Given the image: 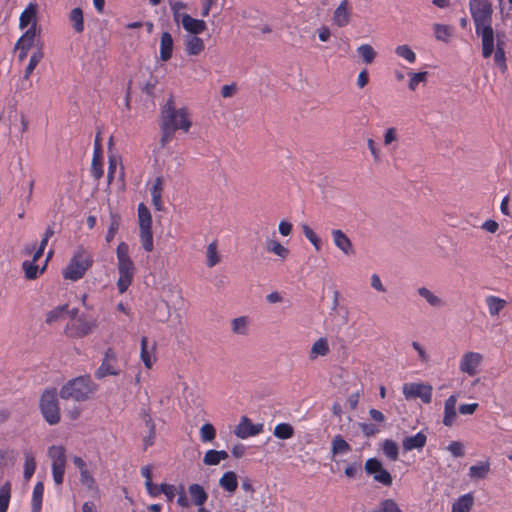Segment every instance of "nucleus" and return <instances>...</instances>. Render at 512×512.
<instances>
[{
  "label": "nucleus",
  "mask_w": 512,
  "mask_h": 512,
  "mask_svg": "<svg viewBox=\"0 0 512 512\" xmlns=\"http://www.w3.org/2000/svg\"><path fill=\"white\" fill-rule=\"evenodd\" d=\"M273 434L278 439L287 440L293 437L294 428L289 423H279L275 426Z\"/></svg>",
  "instance_id": "e433bc0d"
},
{
  "label": "nucleus",
  "mask_w": 512,
  "mask_h": 512,
  "mask_svg": "<svg viewBox=\"0 0 512 512\" xmlns=\"http://www.w3.org/2000/svg\"><path fill=\"white\" fill-rule=\"evenodd\" d=\"M40 410L44 419L50 425H55L60 421V408L55 389L46 390L42 394L40 399Z\"/></svg>",
  "instance_id": "0eeeda50"
},
{
  "label": "nucleus",
  "mask_w": 512,
  "mask_h": 512,
  "mask_svg": "<svg viewBox=\"0 0 512 512\" xmlns=\"http://www.w3.org/2000/svg\"><path fill=\"white\" fill-rule=\"evenodd\" d=\"M302 231L305 237L310 241V243L315 247L317 251L321 249V240L315 234V232L306 224L302 226Z\"/></svg>",
  "instance_id": "6e6d98bb"
},
{
  "label": "nucleus",
  "mask_w": 512,
  "mask_h": 512,
  "mask_svg": "<svg viewBox=\"0 0 512 512\" xmlns=\"http://www.w3.org/2000/svg\"><path fill=\"white\" fill-rule=\"evenodd\" d=\"M44 495V484L39 481L35 484L31 499V512H41Z\"/></svg>",
  "instance_id": "c756f323"
},
{
  "label": "nucleus",
  "mask_w": 512,
  "mask_h": 512,
  "mask_svg": "<svg viewBox=\"0 0 512 512\" xmlns=\"http://www.w3.org/2000/svg\"><path fill=\"white\" fill-rule=\"evenodd\" d=\"M485 302L488 307L489 314L492 317L499 315V313L507 305V301L505 299H502L494 295L487 296L485 298Z\"/></svg>",
  "instance_id": "c85d7f7f"
},
{
  "label": "nucleus",
  "mask_w": 512,
  "mask_h": 512,
  "mask_svg": "<svg viewBox=\"0 0 512 512\" xmlns=\"http://www.w3.org/2000/svg\"><path fill=\"white\" fill-rule=\"evenodd\" d=\"M161 493H163L169 502L173 501L176 495V487L172 484H161Z\"/></svg>",
  "instance_id": "0e129e2a"
},
{
  "label": "nucleus",
  "mask_w": 512,
  "mask_h": 512,
  "mask_svg": "<svg viewBox=\"0 0 512 512\" xmlns=\"http://www.w3.org/2000/svg\"><path fill=\"white\" fill-rule=\"evenodd\" d=\"M171 116L172 125L176 127V130H183L188 132L192 123L189 118V114L186 108L176 109L174 106V100L170 97L161 112V123L167 121V117Z\"/></svg>",
  "instance_id": "39448f33"
},
{
  "label": "nucleus",
  "mask_w": 512,
  "mask_h": 512,
  "mask_svg": "<svg viewBox=\"0 0 512 512\" xmlns=\"http://www.w3.org/2000/svg\"><path fill=\"white\" fill-rule=\"evenodd\" d=\"M36 25V7L29 4L20 15L19 26L21 29H25L28 26L36 28Z\"/></svg>",
  "instance_id": "a878e982"
},
{
  "label": "nucleus",
  "mask_w": 512,
  "mask_h": 512,
  "mask_svg": "<svg viewBox=\"0 0 512 512\" xmlns=\"http://www.w3.org/2000/svg\"><path fill=\"white\" fill-rule=\"evenodd\" d=\"M94 263L93 255L84 247H78L69 263L62 272L63 278L71 281H78L84 277L86 272Z\"/></svg>",
  "instance_id": "7ed1b4c3"
},
{
  "label": "nucleus",
  "mask_w": 512,
  "mask_h": 512,
  "mask_svg": "<svg viewBox=\"0 0 512 512\" xmlns=\"http://www.w3.org/2000/svg\"><path fill=\"white\" fill-rule=\"evenodd\" d=\"M95 390L96 385L92 382L91 377L89 375H84L68 381L61 388L59 395L62 399L85 401Z\"/></svg>",
  "instance_id": "20e7f679"
},
{
  "label": "nucleus",
  "mask_w": 512,
  "mask_h": 512,
  "mask_svg": "<svg viewBox=\"0 0 512 512\" xmlns=\"http://www.w3.org/2000/svg\"><path fill=\"white\" fill-rule=\"evenodd\" d=\"M144 422H145L146 427L149 430L148 435L146 437H144V448L147 449L149 446L153 445L155 437H156V432H155V424H154L152 418L150 417V415L146 414L144 416Z\"/></svg>",
  "instance_id": "79ce46f5"
},
{
  "label": "nucleus",
  "mask_w": 512,
  "mask_h": 512,
  "mask_svg": "<svg viewBox=\"0 0 512 512\" xmlns=\"http://www.w3.org/2000/svg\"><path fill=\"white\" fill-rule=\"evenodd\" d=\"M433 388L430 384L410 382L403 384L402 393L406 400L419 398L424 404H430L432 401Z\"/></svg>",
  "instance_id": "6e6552de"
},
{
  "label": "nucleus",
  "mask_w": 512,
  "mask_h": 512,
  "mask_svg": "<svg viewBox=\"0 0 512 512\" xmlns=\"http://www.w3.org/2000/svg\"><path fill=\"white\" fill-rule=\"evenodd\" d=\"M382 451L384 455L391 461H396L399 455L398 445L391 439L384 440L382 444Z\"/></svg>",
  "instance_id": "58836bf2"
},
{
  "label": "nucleus",
  "mask_w": 512,
  "mask_h": 512,
  "mask_svg": "<svg viewBox=\"0 0 512 512\" xmlns=\"http://www.w3.org/2000/svg\"><path fill=\"white\" fill-rule=\"evenodd\" d=\"M167 118V121L165 123H161L160 125L162 132L160 142L162 146H165L172 140L174 133L176 131V127L172 125L171 116H168Z\"/></svg>",
  "instance_id": "c9c22d12"
},
{
  "label": "nucleus",
  "mask_w": 512,
  "mask_h": 512,
  "mask_svg": "<svg viewBox=\"0 0 512 512\" xmlns=\"http://www.w3.org/2000/svg\"><path fill=\"white\" fill-rule=\"evenodd\" d=\"M373 512H403L393 499L382 500Z\"/></svg>",
  "instance_id": "49530a36"
},
{
  "label": "nucleus",
  "mask_w": 512,
  "mask_h": 512,
  "mask_svg": "<svg viewBox=\"0 0 512 512\" xmlns=\"http://www.w3.org/2000/svg\"><path fill=\"white\" fill-rule=\"evenodd\" d=\"M417 294L423 298L430 307L434 309H441L446 305V302L440 296L436 295L433 291L425 286L419 287L417 289Z\"/></svg>",
  "instance_id": "6ab92c4d"
},
{
  "label": "nucleus",
  "mask_w": 512,
  "mask_h": 512,
  "mask_svg": "<svg viewBox=\"0 0 512 512\" xmlns=\"http://www.w3.org/2000/svg\"><path fill=\"white\" fill-rule=\"evenodd\" d=\"M80 481L83 485L87 486L88 488H92L95 485V479L88 471V469H85L80 472Z\"/></svg>",
  "instance_id": "69168bd1"
},
{
  "label": "nucleus",
  "mask_w": 512,
  "mask_h": 512,
  "mask_svg": "<svg viewBox=\"0 0 512 512\" xmlns=\"http://www.w3.org/2000/svg\"><path fill=\"white\" fill-rule=\"evenodd\" d=\"M352 9L349 7L348 0H342L333 12L332 23L336 27H346L351 20Z\"/></svg>",
  "instance_id": "4468645a"
},
{
  "label": "nucleus",
  "mask_w": 512,
  "mask_h": 512,
  "mask_svg": "<svg viewBox=\"0 0 512 512\" xmlns=\"http://www.w3.org/2000/svg\"><path fill=\"white\" fill-rule=\"evenodd\" d=\"M203 462L205 465H208V466L218 465L220 462L216 455V450H213V449L208 450L204 455Z\"/></svg>",
  "instance_id": "338daca9"
},
{
  "label": "nucleus",
  "mask_w": 512,
  "mask_h": 512,
  "mask_svg": "<svg viewBox=\"0 0 512 512\" xmlns=\"http://www.w3.org/2000/svg\"><path fill=\"white\" fill-rule=\"evenodd\" d=\"M365 470L368 474L373 475L376 482L384 486H391L393 479L389 471L383 468L382 463L377 458H370L365 463Z\"/></svg>",
  "instance_id": "9b49d317"
},
{
  "label": "nucleus",
  "mask_w": 512,
  "mask_h": 512,
  "mask_svg": "<svg viewBox=\"0 0 512 512\" xmlns=\"http://www.w3.org/2000/svg\"><path fill=\"white\" fill-rule=\"evenodd\" d=\"M96 327V321L84 315L75 318L66 326V333L72 338H82L90 334Z\"/></svg>",
  "instance_id": "1a4fd4ad"
},
{
  "label": "nucleus",
  "mask_w": 512,
  "mask_h": 512,
  "mask_svg": "<svg viewBox=\"0 0 512 512\" xmlns=\"http://www.w3.org/2000/svg\"><path fill=\"white\" fill-rule=\"evenodd\" d=\"M117 268L119 278L117 281L118 291L122 294L125 293L131 285L136 268L134 262L129 256V245L125 242H120L116 249Z\"/></svg>",
  "instance_id": "f03ea898"
},
{
  "label": "nucleus",
  "mask_w": 512,
  "mask_h": 512,
  "mask_svg": "<svg viewBox=\"0 0 512 512\" xmlns=\"http://www.w3.org/2000/svg\"><path fill=\"white\" fill-rule=\"evenodd\" d=\"M433 29L437 40L447 42L449 37L451 36L450 27L447 25L434 24Z\"/></svg>",
  "instance_id": "864d4df0"
},
{
  "label": "nucleus",
  "mask_w": 512,
  "mask_h": 512,
  "mask_svg": "<svg viewBox=\"0 0 512 512\" xmlns=\"http://www.w3.org/2000/svg\"><path fill=\"white\" fill-rule=\"evenodd\" d=\"M332 239L334 245L344 254V255H352L354 254V249L351 240L348 236L340 229H333L331 231Z\"/></svg>",
  "instance_id": "dca6fc26"
},
{
  "label": "nucleus",
  "mask_w": 512,
  "mask_h": 512,
  "mask_svg": "<svg viewBox=\"0 0 512 512\" xmlns=\"http://www.w3.org/2000/svg\"><path fill=\"white\" fill-rule=\"evenodd\" d=\"M22 268L25 272V277L27 279L33 280L38 277L39 274V267L36 265V262L34 261H24L22 263Z\"/></svg>",
  "instance_id": "5fc2aeb1"
},
{
  "label": "nucleus",
  "mask_w": 512,
  "mask_h": 512,
  "mask_svg": "<svg viewBox=\"0 0 512 512\" xmlns=\"http://www.w3.org/2000/svg\"><path fill=\"white\" fill-rule=\"evenodd\" d=\"M231 330L237 335H247L249 331V319L246 316L234 318L231 321Z\"/></svg>",
  "instance_id": "f704fd0d"
},
{
  "label": "nucleus",
  "mask_w": 512,
  "mask_h": 512,
  "mask_svg": "<svg viewBox=\"0 0 512 512\" xmlns=\"http://www.w3.org/2000/svg\"><path fill=\"white\" fill-rule=\"evenodd\" d=\"M169 4L173 13L174 21L179 23L182 19V15L184 14L181 13V10L186 8V4L181 1H170Z\"/></svg>",
  "instance_id": "bf43d9fd"
},
{
  "label": "nucleus",
  "mask_w": 512,
  "mask_h": 512,
  "mask_svg": "<svg viewBox=\"0 0 512 512\" xmlns=\"http://www.w3.org/2000/svg\"><path fill=\"white\" fill-rule=\"evenodd\" d=\"M69 19L72 22L75 32L82 33L84 30L83 11L81 8L76 7L71 10Z\"/></svg>",
  "instance_id": "4c0bfd02"
},
{
  "label": "nucleus",
  "mask_w": 512,
  "mask_h": 512,
  "mask_svg": "<svg viewBox=\"0 0 512 512\" xmlns=\"http://www.w3.org/2000/svg\"><path fill=\"white\" fill-rule=\"evenodd\" d=\"M36 470V462L35 458L32 454L26 453L25 454V462H24V479L26 481H29L31 477L33 476L34 472Z\"/></svg>",
  "instance_id": "de8ad7c7"
},
{
  "label": "nucleus",
  "mask_w": 512,
  "mask_h": 512,
  "mask_svg": "<svg viewBox=\"0 0 512 512\" xmlns=\"http://www.w3.org/2000/svg\"><path fill=\"white\" fill-rule=\"evenodd\" d=\"M351 451L350 444L341 436L336 435L331 442V452L333 456L346 454Z\"/></svg>",
  "instance_id": "2f4dec72"
},
{
  "label": "nucleus",
  "mask_w": 512,
  "mask_h": 512,
  "mask_svg": "<svg viewBox=\"0 0 512 512\" xmlns=\"http://www.w3.org/2000/svg\"><path fill=\"white\" fill-rule=\"evenodd\" d=\"M266 250L282 259H286L289 255V250L276 239L268 238L266 240Z\"/></svg>",
  "instance_id": "72a5a7b5"
},
{
  "label": "nucleus",
  "mask_w": 512,
  "mask_h": 512,
  "mask_svg": "<svg viewBox=\"0 0 512 512\" xmlns=\"http://www.w3.org/2000/svg\"><path fill=\"white\" fill-rule=\"evenodd\" d=\"M188 493L191 501L196 506H203L208 499V493L200 484L197 483L189 485Z\"/></svg>",
  "instance_id": "b1692460"
},
{
  "label": "nucleus",
  "mask_w": 512,
  "mask_h": 512,
  "mask_svg": "<svg viewBox=\"0 0 512 512\" xmlns=\"http://www.w3.org/2000/svg\"><path fill=\"white\" fill-rule=\"evenodd\" d=\"M179 23L182 24L183 28L187 32L193 34L194 36L206 30V22L204 20L192 18L188 14H183Z\"/></svg>",
  "instance_id": "f3484780"
},
{
  "label": "nucleus",
  "mask_w": 512,
  "mask_h": 512,
  "mask_svg": "<svg viewBox=\"0 0 512 512\" xmlns=\"http://www.w3.org/2000/svg\"><path fill=\"white\" fill-rule=\"evenodd\" d=\"M216 436V430L210 423L202 425L200 429V437L202 442H211Z\"/></svg>",
  "instance_id": "4d7b16f0"
},
{
  "label": "nucleus",
  "mask_w": 512,
  "mask_h": 512,
  "mask_svg": "<svg viewBox=\"0 0 512 512\" xmlns=\"http://www.w3.org/2000/svg\"><path fill=\"white\" fill-rule=\"evenodd\" d=\"M48 457L51 459L53 481L57 486L63 484L67 464L66 449L62 445H53L48 448Z\"/></svg>",
  "instance_id": "423d86ee"
},
{
  "label": "nucleus",
  "mask_w": 512,
  "mask_h": 512,
  "mask_svg": "<svg viewBox=\"0 0 512 512\" xmlns=\"http://www.w3.org/2000/svg\"><path fill=\"white\" fill-rule=\"evenodd\" d=\"M220 261L218 252H217V243L214 241L210 243L207 247V266L214 267Z\"/></svg>",
  "instance_id": "3c124183"
},
{
  "label": "nucleus",
  "mask_w": 512,
  "mask_h": 512,
  "mask_svg": "<svg viewBox=\"0 0 512 512\" xmlns=\"http://www.w3.org/2000/svg\"><path fill=\"white\" fill-rule=\"evenodd\" d=\"M494 63L501 71V73H506L508 70L507 58L504 49V42L500 39V34H494Z\"/></svg>",
  "instance_id": "2eb2a0df"
},
{
  "label": "nucleus",
  "mask_w": 512,
  "mask_h": 512,
  "mask_svg": "<svg viewBox=\"0 0 512 512\" xmlns=\"http://www.w3.org/2000/svg\"><path fill=\"white\" fill-rule=\"evenodd\" d=\"M66 308H67V306L64 305V306L56 307L53 310L49 311L46 315V322L49 324L56 322L62 316V314Z\"/></svg>",
  "instance_id": "680f3d73"
},
{
  "label": "nucleus",
  "mask_w": 512,
  "mask_h": 512,
  "mask_svg": "<svg viewBox=\"0 0 512 512\" xmlns=\"http://www.w3.org/2000/svg\"><path fill=\"white\" fill-rule=\"evenodd\" d=\"M469 10L475 33L481 39L482 56L488 59L494 51L493 7L490 0H469Z\"/></svg>",
  "instance_id": "f257e3e1"
},
{
  "label": "nucleus",
  "mask_w": 512,
  "mask_h": 512,
  "mask_svg": "<svg viewBox=\"0 0 512 512\" xmlns=\"http://www.w3.org/2000/svg\"><path fill=\"white\" fill-rule=\"evenodd\" d=\"M395 53L398 57L403 58L410 64H413L416 61L415 52L406 44L397 46L395 48Z\"/></svg>",
  "instance_id": "c03bdc74"
},
{
  "label": "nucleus",
  "mask_w": 512,
  "mask_h": 512,
  "mask_svg": "<svg viewBox=\"0 0 512 512\" xmlns=\"http://www.w3.org/2000/svg\"><path fill=\"white\" fill-rule=\"evenodd\" d=\"M408 75L410 76V81H409L408 87L410 90L414 91L418 87L419 83L426 81L428 73L427 72H418V73L409 72Z\"/></svg>",
  "instance_id": "13d9d810"
},
{
  "label": "nucleus",
  "mask_w": 512,
  "mask_h": 512,
  "mask_svg": "<svg viewBox=\"0 0 512 512\" xmlns=\"http://www.w3.org/2000/svg\"><path fill=\"white\" fill-rule=\"evenodd\" d=\"M447 450L456 458L464 455L463 444L459 441H452L447 446Z\"/></svg>",
  "instance_id": "e2e57ef3"
},
{
  "label": "nucleus",
  "mask_w": 512,
  "mask_h": 512,
  "mask_svg": "<svg viewBox=\"0 0 512 512\" xmlns=\"http://www.w3.org/2000/svg\"><path fill=\"white\" fill-rule=\"evenodd\" d=\"M263 427V424H253L247 416H243L236 426L234 433L240 439H247L260 434L263 431Z\"/></svg>",
  "instance_id": "ddd939ff"
},
{
  "label": "nucleus",
  "mask_w": 512,
  "mask_h": 512,
  "mask_svg": "<svg viewBox=\"0 0 512 512\" xmlns=\"http://www.w3.org/2000/svg\"><path fill=\"white\" fill-rule=\"evenodd\" d=\"M36 37L35 27H29L25 33L16 42L17 46H25L31 48Z\"/></svg>",
  "instance_id": "09e8293b"
},
{
  "label": "nucleus",
  "mask_w": 512,
  "mask_h": 512,
  "mask_svg": "<svg viewBox=\"0 0 512 512\" xmlns=\"http://www.w3.org/2000/svg\"><path fill=\"white\" fill-rule=\"evenodd\" d=\"M329 353V345L326 338L321 337L311 347L309 358L316 359L319 356H326Z\"/></svg>",
  "instance_id": "473e14b6"
},
{
  "label": "nucleus",
  "mask_w": 512,
  "mask_h": 512,
  "mask_svg": "<svg viewBox=\"0 0 512 512\" xmlns=\"http://www.w3.org/2000/svg\"><path fill=\"white\" fill-rule=\"evenodd\" d=\"M427 442V436L422 432H418L415 435L405 437L402 441L404 451H411L414 449H422Z\"/></svg>",
  "instance_id": "412c9836"
},
{
  "label": "nucleus",
  "mask_w": 512,
  "mask_h": 512,
  "mask_svg": "<svg viewBox=\"0 0 512 512\" xmlns=\"http://www.w3.org/2000/svg\"><path fill=\"white\" fill-rule=\"evenodd\" d=\"M119 226H120V218H119V216L116 215V214L111 213V215H110V224H109L108 231H107V234H106V237H105L106 241L108 243H110L114 239V237H115V235H116V233H117V231L119 229Z\"/></svg>",
  "instance_id": "8fccbe9b"
},
{
  "label": "nucleus",
  "mask_w": 512,
  "mask_h": 512,
  "mask_svg": "<svg viewBox=\"0 0 512 512\" xmlns=\"http://www.w3.org/2000/svg\"><path fill=\"white\" fill-rule=\"evenodd\" d=\"M219 485L225 491L230 494H233L238 487L237 475L233 471L225 472L219 480Z\"/></svg>",
  "instance_id": "cd10ccee"
},
{
  "label": "nucleus",
  "mask_w": 512,
  "mask_h": 512,
  "mask_svg": "<svg viewBox=\"0 0 512 512\" xmlns=\"http://www.w3.org/2000/svg\"><path fill=\"white\" fill-rule=\"evenodd\" d=\"M357 53L366 64L372 63L376 57V51L369 44L360 45L357 48Z\"/></svg>",
  "instance_id": "37998d69"
},
{
  "label": "nucleus",
  "mask_w": 512,
  "mask_h": 512,
  "mask_svg": "<svg viewBox=\"0 0 512 512\" xmlns=\"http://www.w3.org/2000/svg\"><path fill=\"white\" fill-rule=\"evenodd\" d=\"M205 48L204 42L197 35L189 36L186 39L185 50L190 56L199 55Z\"/></svg>",
  "instance_id": "7c9ffc66"
},
{
  "label": "nucleus",
  "mask_w": 512,
  "mask_h": 512,
  "mask_svg": "<svg viewBox=\"0 0 512 512\" xmlns=\"http://www.w3.org/2000/svg\"><path fill=\"white\" fill-rule=\"evenodd\" d=\"M140 241L145 251L151 252L154 248L153 234L151 228H140Z\"/></svg>",
  "instance_id": "a19ab883"
},
{
  "label": "nucleus",
  "mask_w": 512,
  "mask_h": 512,
  "mask_svg": "<svg viewBox=\"0 0 512 512\" xmlns=\"http://www.w3.org/2000/svg\"><path fill=\"white\" fill-rule=\"evenodd\" d=\"M457 396L451 395L444 402V416L442 423L444 426L451 427L457 417L456 413Z\"/></svg>",
  "instance_id": "a211bd4d"
},
{
  "label": "nucleus",
  "mask_w": 512,
  "mask_h": 512,
  "mask_svg": "<svg viewBox=\"0 0 512 512\" xmlns=\"http://www.w3.org/2000/svg\"><path fill=\"white\" fill-rule=\"evenodd\" d=\"M155 344L149 347L146 336L141 338L140 358L147 369H151L155 361Z\"/></svg>",
  "instance_id": "aec40b11"
},
{
  "label": "nucleus",
  "mask_w": 512,
  "mask_h": 512,
  "mask_svg": "<svg viewBox=\"0 0 512 512\" xmlns=\"http://www.w3.org/2000/svg\"><path fill=\"white\" fill-rule=\"evenodd\" d=\"M138 218L140 228H151L152 218L149 209L143 204L138 205Z\"/></svg>",
  "instance_id": "ea45409f"
},
{
  "label": "nucleus",
  "mask_w": 512,
  "mask_h": 512,
  "mask_svg": "<svg viewBox=\"0 0 512 512\" xmlns=\"http://www.w3.org/2000/svg\"><path fill=\"white\" fill-rule=\"evenodd\" d=\"M361 471V463L353 462L345 468V475L349 478H354Z\"/></svg>",
  "instance_id": "774afa93"
},
{
  "label": "nucleus",
  "mask_w": 512,
  "mask_h": 512,
  "mask_svg": "<svg viewBox=\"0 0 512 512\" xmlns=\"http://www.w3.org/2000/svg\"><path fill=\"white\" fill-rule=\"evenodd\" d=\"M173 38L169 32H163L160 39V59L162 61H168L172 57L173 53Z\"/></svg>",
  "instance_id": "5701e85b"
},
{
  "label": "nucleus",
  "mask_w": 512,
  "mask_h": 512,
  "mask_svg": "<svg viewBox=\"0 0 512 512\" xmlns=\"http://www.w3.org/2000/svg\"><path fill=\"white\" fill-rule=\"evenodd\" d=\"M163 178L157 177L150 189L151 198H152V204L154 205L155 209L157 211H161L163 208L162 204V191H163Z\"/></svg>",
  "instance_id": "393cba45"
},
{
  "label": "nucleus",
  "mask_w": 512,
  "mask_h": 512,
  "mask_svg": "<svg viewBox=\"0 0 512 512\" xmlns=\"http://www.w3.org/2000/svg\"><path fill=\"white\" fill-rule=\"evenodd\" d=\"M483 362V355L478 352H466L461 357L459 362V369L462 373L470 377L476 376L479 373V367Z\"/></svg>",
  "instance_id": "f8f14e48"
},
{
  "label": "nucleus",
  "mask_w": 512,
  "mask_h": 512,
  "mask_svg": "<svg viewBox=\"0 0 512 512\" xmlns=\"http://www.w3.org/2000/svg\"><path fill=\"white\" fill-rule=\"evenodd\" d=\"M474 505V496L472 493H466L460 496L452 504L451 512H469Z\"/></svg>",
  "instance_id": "bb28decb"
},
{
  "label": "nucleus",
  "mask_w": 512,
  "mask_h": 512,
  "mask_svg": "<svg viewBox=\"0 0 512 512\" xmlns=\"http://www.w3.org/2000/svg\"><path fill=\"white\" fill-rule=\"evenodd\" d=\"M118 356L112 348H108L104 354L101 365L95 371L97 379H103L106 376H117L120 374V369L117 366Z\"/></svg>",
  "instance_id": "9d476101"
},
{
  "label": "nucleus",
  "mask_w": 512,
  "mask_h": 512,
  "mask_svg": "<svg viewBox=\"0 0 512 512\" xmlns=\"http://www.w3.org/2000/svg\"><path fill=\"white\" fill-rule=\"evenodd\" d=\"M10 484L6 483L0 489V512H7L10 502Z\"/></svg>",
  "instance_id": "603ef678"
},
{
  "label": "nucleus",
  "mask_w": 512,
  "mask_h": 512,
  "mask_svg": "<svg viewBox=\"0 0 512 512\" xmlns=\"http://www.w3.org/2000/svg\"><path fill=\"white\" fill-rule=\"evenodd\" d=\"M489 460L480 461L475 465L470 466L468 476L471 480L477 481L485 479L490 472Z\"/></svg>",
  "instance_id": "4be33fe9"
},
{
  "label": "nucleus",
  "mask_w": 512,
  "mask_h": 512,
  "mask_svg": "<svg viewBox=\"0 0 512 512\" xmlns=\"http://www.w3.org/2000/svg\"><path fill=\"white\" fill-rule=\"evenodd\" d=\"M91 173L96 180H99L103 176V168L100 161V156L93 155Z\"/></svg>",
  "instance_id": "052dcab7"
},
{
  "label": "nucleus",
  "mask_w": 512,
  "mask_h": 512,
  "mask_svg": "<svg viewBox=\"0 0 512 512\" xmlns=\"http://www.w3.org/2000/svg\"><path fill=\"white\" fill-rule=\"evenodd\" d=\"M43 58V53L40 49L34 51L29 59V63L25 69L24 79H28L36 66Z\"/></svg>",
  "instance_id": "a18cd8bd"
}]
</instances>
